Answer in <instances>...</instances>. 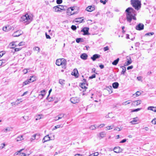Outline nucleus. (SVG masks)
Masks as SVG:
<instances>
[{"label":"nucleus","mask_w":156,"mask_h":156,"mask_svg":"<svg viewBox=\"0 0 156 156\" xmlns=\"http://www.w3.org/2000/svg\"><path fill=\"white\" fill-rule=\"evenodd\" d=\"M136 12L133 8L131 7L127 8V21L130 22L132 19L135 20H136Z\"/></svg>","instance_id":"f257e3e1"},{"label":"nucleus","mask_w":156,"mask_h":156,"mask_svg":"<svg viewBox=\"0 0 156 156\" xmlns=\"http://www.w3.org/2000/svg\"><path fill=\"white\" fill-rule=\"evenodd\" d=\"M56 64L58 66H61L62 68L64 69L66 68V62L64 58L57 59L56 62Z\"/></svg>","instance_id":"f03ea898"},{"label":"nucleus","mask_w":156,"mask_h":156,"mask_svg":"<svg viewBox=\"0 0 156 156\" xmlns=\"http://www.w3.org/2000/svg\"><path fill=\"white\" fill-rule=\"evenodd\" d=\"M131 3L135 9L137 10L141 8V2L139 0H131Z\"/></svg>","instance_id":"7ed1b4c3"},{"label":"nucleus","mask_w":156,"mask_h":156,"mask_svg":"<svg viewBox=\"0 0 156 156\" xmlns=\"http://www.w3.org/2000/svg\"><path fill=\"white\" fill-rule=\"evenodd\" d=\"M30 17H29L28 14H26L21 17L20 20L23 23H25V24L27 25L31 21Z\"/></svg>","instance_id":"20e7f679"},{"label":"nucleus","mask_w":156,"mask_h":156,"mask_svg":"<svg viewBox=\"0 0 156 156\" xmlns=\"http://www.w3.org/2000/svg\"><path fill=\"white\" fill-rule=\"evenodd\" d=\"M74 7H71L67 9V14L69 15H73L76 13V12H72L74 10Z\"/></svg>","instance_id":"39448f33"},{"label":"nucleus","mask_w":156,"mask_h":156,"mask_svg":"<svg viewBox=\"0 0 156 156\" xmlns=\"http://www.w3.org/2000/svg\"><path fill=\"white\" fill-rule=\"evenodd\" d=\"M23 33V32H22L21 30H18L13 33L12 36L13 37H18L22 34Z\"/></svg>","instance_id":"423d86ee"},{"label":"nucleus","mask_w":156,"mask_h":156,"mask_svg":"<svg viewBox=\"0 0 156 156\" xmlns=\"http://www.w3.org/2000/svg\"><path fill=\"white\" fill-rule=\"evenodd\" d=\"M144 28V25L143 23H140L136 27V29L137 30H141Z\"/></svg>","instance_id":"0eeeda50"},{"label":"nucleus","mask_w":156,"mask_h":156,"mask_svg":"<svg viewBox=\"0 0 156 156\" xmlns=\"http://www.w3.org/2000/svg\"><path fill=\"white\" fill-rule=\"evenodd\" d=\"M70 101L73 104H76L79 102V98L76 97H73L70 99Z\"/></svg>","instance_id":"6e6552de"},{"label":"nucleus","mask_w":156,"mask_h":156,"mask_svg":"<svg viewBox=\"0 0 156 156\" xmlns=\"http://www.w3.org/2000/svg\"><path fill=\"white\" fill-rule=\"evenodd\" d=\"M141 101L140 100H137L133 102L131 105L134 107L136 106L141 103Z\"/></svg>","instance_id":"1a4fd4ad"},{"label":"nucleus","mask_w":156,"mask_h":156,"mask_svg":"<svg viewBox=\"0 0 156 156\" xmlns=\"http://www.w3.org/2000/svg\"><path fill=\"white\" fill-rule=\"evenodd\" d=\"M83 83H81V87L83 89H86L87 88V86L88 85L86 84V81L85 79H83Z\"/></svg>","instance_id":"9d476101"},{"label":"nucleus","mask_w":156,"mask_h":156,"mask_svg":"<svg viewBox=\"0 0 156 156\" xmlns=\"http://www.w3.org/2000/svg\"><path fill=\"white\" fill-rule=\"evenodd\" d=\"M100 57V55L98 54H96L93 55V56L91 57V58L93 61H95L96 59L99 58Z\"/></svg>","instance_id":"9b49d317"},{"label":"nucleus","mask_w":156,"mask_h":156,"mask_svg":"<svg viewBox=\"0 0 156 156\" xmlns=\"http://www.w3.org/2000/svg\"><path fill=\"white\" fill-rule=\"evenodd\" d=\"M78 72L77 69H75L72 72V74L77 78L78 77Z\"/></svg>","instance_id":"f8f14e48"},{"label":"nucleus","mask_w":156,"mask_h":156,"mask_svg":"<svg viewBox=\"0 0 156 156\" xmlns=\"http://www.w3.org/2000/svg\"><path fill=\"white\" fill-rule=\"evenodd\" d=\"M89 28L88 27H84L81 31L84 33V35H87L89 33Z\"/></svg>","instance_id":"ddd939ff"},{"label":"nucleus","mask_w":156,"mask_h":156,"mask_svg":"<svg viewBox=\"0 0 156 156\" xmlns=\"http://www.w3.org/2000/svg\"><path fill=\"white\" fill-rule=\"evenodd\" d=\"M95 8L94 6H88L86 9V10L88 12H91Z\"/></svg>","instance_id":"4468645a"},{"label":"nucleus","mask_w":156,"mask_h":156,"mask_svg":"<svg viewBox=\"0 0 156 156\" xmlns=\"http://www.w3.org/2000/svg\"><path fill=\"white\" fill-rule=\"evenodd\" d=\"M50 137L48 135H47L43 138L42 140V142L44 143L45 142L49 141L50 140Z\"/></svg>","instance_id":"2eb2a0df"},{"label":"nucleus","mask_w":156,"mask_h":156,"mask_svg":"<svg viewBox=\"0 0 156 156\" xmlns=\"http://www.w3.org/2000/svg\"><path fill=\"white\" fill-rule=\"evenodd\" d=\"M88 57V55L85 53L82 54L80 55V58L83 60H86Z\"/></svg>","instance_id":"dca6fc26"},{"label":"nucleus","mask_w":156,"mask_h":156,"mask_svg":"<svg viewBox=\"0 0 156 156\" xmlns=\"http://www.w3.org/2000/svg\"><path fill=\"white\" fill-rule=\"evenodd\" d=\"M65 115V114H61L59 115L58 116L55 117V118H58L57 119H55V120H58L59 119H62L63 118Z\"/></svg>","instance_id":"f3484780"},{"label":"nucleus","mask_w":156,"mask_h":156,"mask_svg":"<svg viewBox=\"0 0 156 156\" xmlns=\"http://www.w3.org/2000/svg\"><path fill=\"white\" fill-rule=\"evenodd\" d=\"M30 81V82H32L36 80V78L35 76H32L30 77V78L29 79H28Z\"/></svg>","instance_id":"a211bd4d"},{"label":"nucleus","mask_w":156,"mask_h":156,"mask_svg":"<svg viewBox=\"0 0 156 156\" xmlns=\"http://www.w3.org/2000/svg\"><path fill=\"white\" fill-rule=\"evenodd\" d=\"M147 109L153 111L154 112H156V107L152 106H150L148 107Z\"/></svg>","instance_id":"6ab92c4d"},{"label":"nucleus","mask_w":156,"mask_h":156,"mask_svg":"<svg viewBox=\"0 0 156 156\" xmlns=\"http://www.w3.org/2000/svg\"><path fill=\"white\" fill-rule=\"evenodd\" d=\"M23 139V136L22 135L18 136L16 139L17 142L21 141Z\"/></svg>","instance_id":"aec40b11"},{"label":"nucleus","mask_w":156,"mask_h":156,"mask_svg":"<svg viewBox=\"0 0 156 156\" xmlns=\"http://www.w3.org/2000/svg\"><path fill=\"white\" fill-rule=\"evenodd\" d=\"M119 86V84L118 82H114L112 84V87L115 89L118 88Z\"/></svg>","instance_id":"412c9836"},{"label":"nucleus","mask_w":156,"mask_h":156,"mask_svg":"<svg viewBox=\"0 0 156 156\" xmlns=\"http://www.w3.org/2000/svg\"><path fill=\"white\" fill-rule=\"evenodd\" d=\"M36 136H38V137H39V135L37 134H35L31 138L30 140L31 141H32L33 140H34L36 139Z\"/></svg>","instance_id":"4be33fe9"},{"label":"nucleus","mask_w":156,"mask_h":156,"mask_svg":"<svg viewBox=\"0 0 156 156\" xmlns=\"http://www.w3.org/2000/svg\"><path fill=\"white\" fill-rule=\"evenodd\" d=\"M137 118H134L132 121L131 122L133 124H135L137 123Z\"/></svg>","instance_id":"5701e85b"},{"label":"nucleus","mask_w":156,"mask_h":156,"mask_svg":"<svg viewBox=\"0 0 156 156\" xmlns=\"http://www.w3.org/2000/svg\"><path fill=\"white\" fill-rule=\"evenodd\" d=\"M83 20V19H82V18H79L75 19L74 21L76 22H79L80 23H81L82 22V21Z\"/></svg>","instance_id":"b1692460"},{"label":"nucleus","mask_w":156,"mask_h":156,"mask_svg":"<svg viewBox=\"0 0 156 156\" xmlns=\"http://www.w3.org/2000/svg\"><path fill=\"white\" fill-rule=\"evenodd\" d=\"M10 27L9 26H5L3 28V30L5 31H8L10 30Z\"/></svg>","instance_id":"393cba45"},{"label":"nucleus","mask_w":156,"mask_h":156,"mask_svg":"<svg viewBox=\"0 0 156 156\" xmlns=\"http://www.w3.org/2000/svg\"><path fill=\"white\" fill-rule=\"evenodd\" d=\"M132 62V61L130 56H127V66L131 64Z\"/></svg>","instance_id":"a878e982"},{"label":"nucleus","mask_w":156,"mask_h":156,"mask_svg":"<svg viewBox=\"0 0 156 156\" xmlns=\"http://www.w3.org/2000/svg\"><path fill=\"white\" fill-rule=\"evenodd\" d=\"M106 89L108 91L109 94H111L112 93V87L111 86H109L108 87H107Z\"/></svg>","instance_id":"bb28decb"},{"label":"nucleus","mask_w":156,"mask_h":156,"mask_svg":"<svg viewBox=\"0 0 156 156\" xmlns=\"http://www.w3.org/2000/svg\"><path fill=\"white\" fill-rule=\"evenodd\" d=\"M9 46L10 48H14L15 47H16V45L15 44V43L13 42L10 43L9 44Z\"/></svg>","instance_id":"cd10ccee"},{"label":"nucleus","mask_w":156,"mask_h":156,"mask_svg":"<svg viewBox=\"0 0 156 156\" xmlns=\"http://www.w3.org/2000/svg\"><path fill=\"white\" fill-rule=\"evenodd\" d=\"M12 129V128L10 127H7L6 128H5L2 130V131H3L4 132L6 133L7 131H10V129Z\"/></svg>","instance_id":"c85d7f7f"},{"label":"nucleus","mask_w":156,"mask_h":156,"mask_svg":"<svg viewBox=\"0 0 156 156\" xmlns=\"http://www.w3.org/2000/svg\"><path fill=\"white\" fill-rule=\"evenodd\" d=\"M119 58H118L116 59L115 60L112 62V64L114 65H116L118 64L119 61Z\"/></svg>","instance_id":"c756f323"},{"label":"nucleus","mask_w":156,"mask_h":156,"mask_svg":"<svg viewBox=\"0 0 156 156\" xmlns=\"http://www.w3.org/2000/svg\"><path fill=\"white\" fill-rule=\"evenodd\" d=\"M76 41L77 43H79L80 42H83V39L82 38H77L76 39Z\"/></svg>","instance_id":"7c9ffc66"},{"label":"nucleus","mask_w":156,"mask_h":156,"mask_svg":"<svg viewBox=\"0 0 156 156\" xmlns=\"http://www.w3.org/2000/svg\"><path fill=\"white\" fill-rule=\"evenodd\" d=\"M121 68L122 69V70L121 73V74H123L125 72H126V67L123 66H121Z\"/></svg>","instance_id":"2f4dec72"},{"label":"nucleus","mask_w":156,"mask_h":156,"mask_svg":"<svg viewBox=\"0 0 156 156\" xmlns=\"http://www.w3.org/2000/svg\"><path fill=\"white\" fill-rule=\"evenodd\" d=\"M22 101L21 99H18L15 102V104L16 105H18L20 103V102H22Z\"/></svg>","instance_id":"473e14b6"},{"label":"nucleus","mask_w":156,"mask_h":156,"mask_svg":"<svg viewBox=\"0 0 156 156\" xmlns=\"http://www.w3.org/2000/svg\"><path fill=\"white\" fill-rule=\"evenodd\" d=\"M97 127V126H95V125H91L89 127V129L91 130H93L96 129Z\"/></svg>","instance_id":"72a5a7b5"},{"label":"nucleus","mask_w":156,"mask_h":156,"mask_svg":"<svg viewBox=\"0 0 156 156\" xmlns=\"http://www.w3.org/2000/svg\"><path fill=\"white\" fill-rule=\"evenodd\" d=\"M54 11L55 12H58L60 11V10L59 9L58 6L57 5L56 6H55L53 8Z\"/></svg>","instance_id":"f704fd0d"},{"label":"nucleus","mask_w":156,"mask_h":156,"mask_svg":"<svg viewBox=\"0 0 156 156\" xmlns=\"http://www.w3.org/2000/svg\"><path fill=\"white\" fill-rule=\"evenodd\" d=\"M113 127H114L113 125H111L110 126H108L106 127V130H108L113 129Z\"/></svg>","instance_id":"c9c22d12"},{"label":"nucleus","mask_w":156,"mask_h":156,"mask_svg":"<svg viewBox=\"0 0 156 156\" xmlns=\"http://www.w3.org/2000/svg\"><path fill=\"white\" fill-rule=\"evenodd\" d=\"M30 83V81L28 79L27 80H26L24 82H23V86H24L25 85H26L29 83Z\"/></svg>","instance_id":"e433bc0d"},{"label":"nucleus","mask_w":156,"mask_h":156,"mask_svg":"<svg viewBox=\"0 0 156 156\" xmlns=\"http://www.w3.org/2000/svg\"><path fill=\"white\" fill-rule=\"evenodd\" d=\"M113 150L115 152L119 153V148L115 147L114 148Z\"/></svg>","instance_id":"4c0bfd02"},{"label":"nucleus","mask_w":156,"mask_h":156,"mask_svg":"<svg viewBox=\"0 0 156 156\" xmlns=\"http://www.w3.org/2000/svg\"><path fill=\"white\" fill-rule=\"evenodd\" d=\"M58 9H59L61 10H65V9L64 8V6L62 5H58Z\"/></svg>","instance_id":"58836bf2"},{"label":"nucleus","mask_w":156,"mask_h":156,"mask_svg":"<svg viewBox=\"0 0 156 156\" xmlns=\"http://www.w3.org/2000/svg\"><path fill=\"white\" fill-rule=\"evenodd\" d=\"M41 94L39 95V96L41 95L42 97H43L45 95V91L44 90H43L41 91Z\"/></svg>","instance_id":"ea45409f"},{"label":"nucleus","mask_w":156,"mask_h":156,"mask_svg":"<svg viewBox=\"0 0 156 156\" xmlns=\"http://www.w3.org/2000/svg\"><path fill=\"white\" fill-rule=\"evenodd\" d=\"M105 135V133L104 132H101L100 133V137H101V138H103Z\"/></svg>","instance_id":"a19ab883"},{"label":"nucleus","mask_w":156,"mask_h":156,"mask_svg":"<svg viewBox=\"0 0 156 156\" xmlns=\"http://www.w3.org/2000/svg\"><path fill=\"white\" fill-rule=\"evenodd\" d=\"M141 109V108H138L137 109H134L133 110H131V112H138Z\"/></svg>","instance_id":"79ce46f5"},{"label":"nucleus","mask_w":156,"mask_h":156,"mask_svg":"<svg viewBox=\"0 0 156 156\" xmlns=\"http://www.w3.org/2000/svg\"><path fill=\"white\" fill-rule=\"evenodd\" d=\"M64 82L65 80H63L60 79L59 80V83L62 85L64 84Z\"/></svg>","instance_id":"37998d69"},{"label":"nucleus","mask_w":156,"mask_h":156,"mask_svg":"<svg viewBox=\"0 0 156 156\" xmlns=\"http://www.w3.org/2000/svg\"><path fill=\"white\" fill-rule=\"evenodd\" d=\"M35 119L36 120H38L40 119H41V116L40 115H36L35 117Z\"/></svg>","instance_id":"c03bdc74"},{"label":"nucleus","mask_w":156,"mask_h":156,"mask_svg":"<svg viewBox=\"0 0 156 156\" xmlns=\"http://www.w3.org/2000/svg\"><path fill=\"white\" fill-rule=\"evenodd\" d=\"M141 94V93L140 91H137L135 94H133V95H135L136 97H137V96H139Z\"/></svg>","instance_id":"a18cd8bd"},{"label":"nucleus","mask_w":156,"mask_h":156,"mask_svg":"<svg viewBox=\"0 0 156 156\" xmlns=\"http://www.w3.org/2000/svg\"><path fill=\"white\" fill-rule=\"evenodd\" d=\"M33 49L34 51H37L38 52H39L40 51V49L39 48L37 47H34L33 48Z\"/></svg>","instance_id":"49530a36"},{"label":"nucleus","mask_w":156,"mask_h":156,"mask_svg":"<svg viewBox=\"0 0 156 156\" xmlns=\"http://www.w3.org/2000/svg\"><path fill=\"white\" fill-rule=\"evenodd\" d=\"M2 61V63L3 64V66H4L5 64V63H6L7 60L5 59H3L2 60H1Z\"/></svg>","instance_id":"de8ad7c7"},{"label":"nucleus","mask_w":156,"mask_h":156,"mask_svg":"<svg viewBox=\"0 0 156 156\" xmlns=\"http://www.w3.org/2000/svg\"><path fill=\"white\" fill-rule=\"evenodd\" d=\"M1 145V146H0V149H2L5 146V143L2 144Z\"/></svg>","instance_id":"09e8293b"},{"label":"nucleus","mask_w":156,"mask_h":156,"mask_svg":"<svg viewBox=\"0 0 156 156\" xmlns=\"http://www.w3.org/2000/svg\"><path fill=\"white\" fill-rule=\"evenodd\" d=\"M154 33L153 32H150L145 34V36H150L153 35Z\"/></svg>","instance_id":"8fccbe9b"},{"label":"nucleus","mask_w":156,"mask_h":156,"mask_svg":"<svg viewBox=\"0 0 156 156\" xmlns=\"http://www.w3.org/2000/svg\"><path fill=\"white\" fill-rule=\"evenodd\" d=\"M71 28L73 30H75L76 29V27L75 26L73 25L71 26Z\"/></svg>","instance_id":"3c124183"},{"label":"nucleus","mask_w":156,"mask_h":156,"mask_svg":"<svg viewBox=\"0 0 156 156\" xmlns=\"http://www.w3.org/2000/svg\"><path fill=\"white\" fill-rule=\"evenodd\" d=\"M62 0H57L56 3L58 4H60L62 3Z\"/></svg>","instance_id":"603ef678"},{"label":"nucleus","mask_w":156,"mask_h":156,"mask_svg":"<svg viewBox=\"0 0 156 156\" xmlns=\"http://www.w3.org/2000/svg\"><path fill=\"white\" fill-rule=\"evenodd\" d=\"M60 127H61L60 125H57L54 126V127L53 128V129L54 130V129H55L57 128H59Z\"/></svg>","instance_id":"864d4df0"},{"label":"nucleus","mask_w":156,"mask_h":156,"mask_svg":"<svg viewBox=\"0 0 156 156\" xmlns=\"http://www.w3.org/2000/svg\"><path fill=\"white\" fill-rule=\"evenodd\" d=\"M96 77V75L95 74H93L91 76L89 77L90 79H92L94 78H95Z\"/></svg>","instance_id":"5fc2aeb1"},{"label":"nucleus","mask_w":156,"mask_h":156,"mask_svg":"<svg viewBox=\"0 0 156 156\" xmlns=\"http://www.w3.org/2000/svg\"><path fill=\"white\" fill-rule=\"evenodd\" d=\"M112 114V113H108V115H106L105 116V118H111L110 117V115H111Z\"/></svg>","instance_id":"6e6d98bb"},{"label":"nucleus","mask_w":156,"mask_h":156,"mask_svg":"<svg viewBox=\"0 0 156 156\" xmlns=\"http://www.w3.org/2000/svg\"><path fill=\"white\" fill-rule=\"evenodd\" d=\"M28 70H29L28 69H24L23 70V72L25 74L27 73L28 72Z\"/></svg>","instance_id":"4d7b16f0"},{"label":"nucleus","mask_w":156,"mask_h":156,"mask_svg":"<svg viewBox=\"0 0 156 156\" xmlns=\"http://www.w3.org/2000/svg\"><path fill=\"white\" fill-rule=\"evenodd\" d=\"M151 122L153 124H156V119H153L151 121Z\"/></svg>","instance_id":"13d9d810"},{"label":"nucleus","mask_w":156,"mask_h":156,"mask_svg":"<svg viewBox=\"0 0 156 156\" xmlns=\"http://www.w3.org/2000/svg\"><path fill=\"white\" fill-rule=\"evenodd\" d=\"M104 126H105V124H100V125H99L98 126H97V128L100 127V128H102L103 127H104Z\"/></svg>","instance_id":"bf43d9fd"},{"label":"nucleus","mask_w":156,"mask_h":156,"mask_svg":"<svg viewBox=\"0 0 156 156\" xmlns=\"http://www.w3.org/2000/svg\"><path fill=\"white\" fill-rule=\"evenodd\" d=\"M26 154L24 153H20L18 154V156H26Z\"/></svg>","instance_id":"052dcab7"},{"label":"nucleus","mask_w":156,"mask_h":156,"mask_svg":"<svg viewBox=\"0 0 156 156\" xmlns=\"http://www.w3.org/2000/svg\"><path fill=\"white\" fill-rule=\"evenodd\" d=\"M137 79L139 81H142V77L141 76H140L137 77Z\"/></svg>","instance_id":"680f3d73"},{"label":"nucleus","mask_w":156,"mask_h":156,"mask_svg":"<svg viewBox=\"0 0 156 156\" xmlns=\"http://www.w3.org/2000/svg\"><path fill=\"white\" fill-rule=\"evenodd\" d=\"M23 150V149H22L20 150L19 151H18L17 152H16L14 153V155H18L19 154L18 153H20Z\"/></svg>","instance_id":"e2e57ef3"},{"label":"nucleus","mask_w":156,"mask_h":156,"mask_svg":"<svg viewBox=\"0 0 156 156\" xmlns=\"http://www.w3.org/2000/svg\"><path fill=\"white\" fill-rule=\"evenodd\" d=\"M109 50V48L108 46H106L104 48V51H106Z\"/></svg>","instance_id":"0e129e2a"},{"label":"nucleus","mask_w":156,"mask_h":156,"mask_svg":"<svg viewBox=\"0 0 156 156\" xmlns=\"http://www.w3.org/2000/svg\"><path fill=\"white\" fill-rule=\"evenodd\" d=\"M122 129H120V128H119L118 127L114 129V130L115 131H120Z\"/></svg>","instance_id":"69168bd1"},{"label":"nucleus","mask_w":156,"mask_h":156,"mask_svg":"<svg viewBox=\"0 0 156 156\" xmlns=\"http://www.w3.org/2000/svg\"><path fill=\"white\" fill-rule=\"evenodd\" d=\"M45 35L46 38L47 39H51V37L50 36L48 35L46 33H45Z\"/></svg>","instance_id":"338daca9"},{"label":"nucleus","mask_w":156,"mask_h":156,"mask_svg":"<svg viewBox=\"0 0 156 156\" xmlns=\"http://www.w3.org/2000/svg\"><path fill=\"white\" fill-rule=\"evenodd\" d=\"M133 68V66H131L127 67V70H129L132 69Z\"/></svg>","instance_id":"774afa93"}]
</instances>
